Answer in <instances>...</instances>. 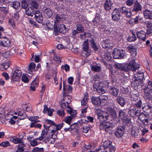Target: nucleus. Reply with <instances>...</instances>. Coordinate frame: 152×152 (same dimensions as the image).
I'll use <instances>...</instances> for the list:
<instances>
[{
	"mask_svg": "<svg viewBox=\"0 0 152 152\" xmlns=\"http://www.w3.org/2000/svg\"><path fill=\"white\" fill-rule=\"evenodd\" d=\"M18 114V115L20 116V118L21 119H24L26 117V114L23 111H19L18 113H15V114Z\"/></svg>",
	"mask_w": 152,
	"mask_h": 152,
	"instance_id": "79ce46f5",
	"label": "nucleus"
},
{
	"mask_svg": "<svg viewBox=\"0 0 152 152\" xmlns=\"http://www.w3.org/2000/svg\"><path fill=\"white\" fill-rule=\"evenodd\" d=\"M89 43L90 44L91 47L93 48L95 51H97L98 49L94 38L87 39L84 42L83 46V53L85 54L86 56H88L90 54V50L89 49Z\"/></svg>",
	"mask_w": 152,
	"mask_h": 152,
	"instance_id": "f03ea898",
	"label": "nucleus"
},
{
	"mask_svg": "<svg viewBox=\"0 0 152 152\" xmlns=\"http://www.w3.org/2000/svg\"><path fill=\"white\" fill-rule=\"evenodd\" d=\"M128 48L132 56L134 57L136 56L137 54L136 49L134 46H130L128 47Z\"/></svg>",
	"mask_w": 152,
	"mask_h": 152,
	"instance_id": "cd10ccee",
	"label": "nucleus"
},
{
	"mask_svg": "<svg viewBox=\"0 0 152 152\" xmlns=\"http://www.w3.org/2000/svg\"><path fill=\"white\" fill-rule=\"evenodd\" d=\"M10 5L15 9H18L20 7V3L18 1H15L11 2Z\"/></svg>",
	"mask_w": 152,
	"mask_h": 152,
	"instance_id": "e433bc0d",
	"label": "nucleus"
},
{
	"mask_svg": "<svg viewBox=\"0 0 152 152\" xmlns=\"http://www.w3.org/2000/svg\"><path fill=\"white\" fill-rule=\"evenodd\" d=\"M31 85H32L35 87H37L38 85V80L36 79L34 80L32 82Z\"/></svg>",
	"mask_w": 152,
	"mask_h": 152,
	"instance_id": "680f3d73",
	"label": "nucleus"
},
{
	"mask_svg": "<svg viewBox=\"0 0 152 152\" xmlns=\"http://www.w3.org/2000/svg\"><path fill=\"white\" fill-rule=\"evenodd\" d=\"M119 92L118 89L115 88H111L109 91L110 94H112L115 97H116L118 96Z\"/></svg>",
	"mask_w": 152,
	"mask_h": 152,
	"instance_id": "f704fd0d",
	"label": "nucleus"
},
{
	"mask_svg": "<svg viewBox=\"0 0 152 152\" xmlns=\"http://www.w3.org/2000/svg\"><path fill=\"white\" fill-rule=\"evenodd\" d=\"M138 116L140 120L145 124V122H146V124H148V120L147 116L146 115L143 113H140Z\"/></svg>",
	"mask_w": 152,
	"mask_h": 152,
	"instance_id": "412c9836",
	"label": "nucleus"
},
{
	"mask_svg": "<svg viewBox=\"0 0 152 152\" xmlns=\"http://www.w3.org/2000/svg\"><path fill=\"white\" fill-rule=\"evenodd\" d=\"M108 113H110V115H111L113 118H116L117 114L115 111L110 108H108Z\"/></svg>",
	"mask_w": 152,
	"mask_h": 152,
	"instance_id": "ea45409f",
	"label": "nucleus"
},
{
	"mask_svg": "<svg viewBox=\"0 0 152 152\" xmlns=\"http://www.w3.org/2000/svg\"><path fill=\"white\" fill-rule=\"evenodd\" d=\"M145 45L147 46L150 47L149 50L151 53V54L152 56V43L150 44V41L149 40H148L146 41Z\"/></svg>",
	"mask_w": 152,
	"mask_h": 152,
	"instance_id": "3c124183",
	"label": "nucleus"
},
{
	"mask_svg": "<svg viewBox=\"0 0 152 152\" xmlns=\"http://www.w3.org/2000/svg\"><path fill=\"white\" fill-rule=\"evenodd\" d=\"M76 25L77 28L76 30H77V31H79V32L82 33L84 31V28L82 26V25L76 23Z\"/></svg>",
	"mask_w": 152,
	"mask_h": 152,
	"instance_id": "37998d69",
	"label": "nucleus"
},
{
	"mask_svg": "<svg viewBox=\"0 0 152 152\" xmlns=\"http://www.w3.org/2000/svg\"><path fill=\"white\" fill-rule=\"evenodd\" d=\"M56 20L54 21L56 22V25L57 24L56 22L60 23L62 22L65 20V19L61 15L57 14L55 16Z\"/></svg>",
	"mask_w": 152,
	"mask_h": 152,
	"instance_id": "c85d7f7f",
	"label": "nucleus"
},
{
	"mask_svg": "<svg viewBox=\"0 0 152 152\" xmlns=\"http://www.w3.org/2000/svg\"><path fill=\"white\" fill-rule=\"evenodd\" d=\"M71 97L69 96H65L63 99V101L66 102L67 105H69L71 102Z\"/></svg>",
	"mask_w": 152,
	"mask_h": 152,
	"instance_id": "a18cd8bd",
	"label": "nucleus"
},
{
	"mask_svg": "<svg viewBox=\"0 0 152 152\" xmlns=\"http://www.w3.org/2000/svg\"><path fill=\"white\" fill-rule=\"evenodd\" d=\"M113 55L114 59H122L125 56L124 51L117 48L113 50Z\"/></svg>",
	"mask_w": 152,
	"mask_h": 152,
	"instance_id": "9d476101",
	"label": "nucleus"
},
{
	"mask_svg": "<svg viewBox=\"0 0 152 152\" xmlns=\"http://www.w3.org/2000/svg\"><path fill=\"white\" fill-rule=\"evenodd\" d=\"M104 56L105 59L109 61L110 60L111 58V53L107 51L105 53Z\"/></svg>",
	"mask_w": 152,
	"mask_h": 152,
	"instance_id": "c03bdc74",
	"label": "nucleus"
},
{
	"mask_svg": "<svg viewBox=\"0 0 152 152\" xmlns=\"http://www.w3.org/2000/svg\"><path fill=\"white\" fill-rule=\"evenodd\" d=\"M144 86L145 88H151L152 89V84L151 81L147 80H145V79L143 80V83H142V86H140L139 87H138L139 88H140L141 87Z\"/></svg>",
	"mask_w": 152,
	"mask_h": 152,
	"instance_id": "4be33fe9",
	"label": "nucleus"
},
{
	"mask_svg": "<svg viewBox=\"0 0 152 152\" xmlns=\"http://www.w3.org/2000/svg\"><path fill=\"white\" fill-rule=\"evenodd\" d=\"M9 24L13 28L15 27V21L13 19H9Z\"/></svg>",
	"mask_w": 152,
	"mask_h": 152,
	"instance_id": "4d7b16f0",
	"label": "nucleus"
},
{
	"mask_svg": "<svg viewBox=\"0 0 152 152\" xmlns=\"http://www.w3.org/2000/svg\"><path fill=\"white\" fill-rule=\"evenodd\" d=\"M143 14L145 18L152 19V11L146 10L143 11Z\"/></svg>",
	"mask_w": 152,
	"mask_h": 152,
	"instance_id": "5701e85b",
	"label": "nucleus"
},
{
	"mask_svg": "<svg viewBox=\"0 0 152 152\" xmlns=\"http://www.w3.org/2000/svg\"><path fill=\"white\" fill-rule=\"evenodd\" d=\"M134 76L135 78L132 83L135 86H137V88L142 86V83H143L144 78L143 73L140 71L138 72L136 74H134Z\"/></svg>",
	"mask_w": 152,
	"mask_h": 152,
	"instance_id": "20e7f679",
	"label": "nucleus"
},
{
	"mask_svg": "<svg viewBox=\"0 0 152 152\" xmlns=\"http://www.w3.org/2000/svg\"><path fill=\"white\" fill-rule=\"evenodd\" d=\"M22 80L25 83L28 81V79L26 75L23 74L22 77Z\"/></svg>",
	"mask_w": 152,
	"mask_h": 152,
	"instance_id": "bf43d9fd",
	"label": "nucleus"
},
{
	"mask_svg": "<svg viewBox=\"0 0 152 152\" xmlns=\"http://www.w3.org/2000/svg\"><path fill=\"white\" fill-rule=\"evenodd\" d=\"M91 100L93 104L96 106H99L101 104V101L99 96H93L91 98Z\"/></svg>",
	"mask_w": 152,
	"mask_h": 152,
	"instance_id": "6ab92c4d",
	"label": "nucleus"
},
{
	"mask_svg": "<svg viewBox=\"0 0 152 152\" xmlns=\"http://www.w3.org/2000/svg\"><path fill=\"white\" fill-rule=\"evenodd\" d=\"M10 145L9 142L7 141L3 142L0 144V146L4 147H6Z\"/></svg>",
	"mask_w": 152,
	"mask_h": 152,
	"instance_id": "864d4df0",
	"label": "nucleus"
},
{
	"mask_svg": "<svg viewBox=\"0 0 152 152\" xmlns=\"http://www.w3.org/2000/svg\"><path fill=\"white\" fill-rule=\"evenodd\" d=\"M57 113L59 115L62 117L64 116L65 115V113L63 110H58Z\"/></svg>",
	"mask_w": 152,
	"mask_h": 152,
	"instance_id": "774afa93",
	"label": "nucleus"
},
{
	"mask_svg": "<svg viewBox=\"0 0 152 152\" xmlns=\"http://www.w3.org/2000/svg\"><path fill=\"white\" fill-rule=\"evenodd\" d=\"M121 15L119 8H114L112 13V18L113 21L118 22L121 19Z\"/></svg>",
	"mask_w": 152,
	"mask_h": 152,
	"instance_id": "0eeeda50",
	"label": "nucleus"
},
{
	"mask_svg": "<svg viewBox=\"0 0 152 152\" xmlns=\"http://www.w3.org/2000/svg\"><path fill=\"white\" fill-rule=\"evenodd\" d=\"M124 113L122 110H120L119 111V116L121 119H123L124 118Z\"/></svg>",
	"mask_w": 152,
	"mask_h": 152,
	"instance_id": "0e129e2a",
	"label": "nucleus"
},
{
	"mask_svg": "<svg viewBox=\"0 0 152 152\" xmlns=\"http://www.w3.org/2000/svg\"><path fill=\"white\" fill-rule=\"evenodd\" d=\"M45 124H50L55 126V128L54 129L52 128L53 127H52V129L53 130V132L54 133L56 130L60 129L62 127L65 126L66 125V124H64V123H63L58 124V125H56V124L53 121L48 119L46 120Z\"/></svg>",
	"mask_w": 152,
	"mask_h": 152,
	"instance_id": "6e6552de",
	"label": "nucleus"
},
{
	"mask_svg": "<svg viewBox=\"0 0 152 152\" xmlns=\"http://www.w3.org/2000/svg\"><path fill=\"white\" fill-rule=\"evenodd\" d=\"M142 18L140 17L139 16H137L134 18V23L137 24L139 22V21H140L142 19Z\"/></svg>",
	"mask_w": 152,
	"mask_h": 152,
	"instance_id": "13d9d810",
	"label": "nucleus"
},
{
	"mask_svg": "<svg viewBox=\"0 0 152 152\" xmlns=\"http://www.w3.org/2000/svg\"><path fill=\"white\" fill-rule=\"evenodd\" d=\"M137 34L138 38L140 40L144 41L146 40V35L145 32L142 31L137 32Z\"/></svg>",
	"mask_w": 152,
	"mask_h": 152,
	"instance_id": "aec40b11",
	"label": "nucleus"
},
{
	"mask_svg": "<svg viewBox=\"0 0 152 152\" xmlns=\"http://www.w3.org/2000/svg\"><path fill=\"white\" fill-rule=\"evenodd\" d=\"M61 67L62 69H64L66 72L69 71V66L66 64L64 66L62 65Z\"/></svg>",
	"mask_w": 152,
	"mask_h": 152,
	"instance_id": "e2e57ef3",
	"label": "nucleus"
},
{
	"mask_svg": "<svg viewBox=\"0 0 152 152\" xmlns=\"http://www.w3.org/2000/svg\"><path fill=\"white\" fill-rule=\"evenodd\" d=\"M152 89L150 87L149 88H145L144 90L145 93L144 96V98L150 99L152 98Z\"/></svg>",
	"mask_w": 152,
	"mask_h": 152,
	"instance_id": "ddd939ff",
	"label": "nucleus"
},
{
	"mask_svg": "<svg viewBox=\"0 0 152 152\" xmlns=\"http://www.w3.org/2000/svg\"><path fill=\"white\" fill-rule=\"evenodd\" d=\"M113 2L111 0H104L103 6L105 10L106 11H109L112 8Z\"/></svg>",
	"mask_w": 152,
	"mask_h": 152,
	"instance_id": "f8f14e48",
	"label": "nucleus"
},
{
	"mask_svg": "<svg viewBox=\"0 0 152 152\" xmlns=\"http://www.w3.org/2000/svg\"><path fill=\"white\" fill-rule=\"evenodd\" d=\"M22 74V72L20 70L18 69L15 70L12 74V79L14 81H18L21 76Z\"/></svg>",
	"mask_w": 152,
	"mask_h": 152,
	"instance_id": "dca6fc26",
	"label": "nucleus"
},
{
	"mask_svg": "<svg viewBox=\"0 0 152 152\" xmlns=\"http://www.w3.org/2000/svg\"><path fill=\"white\" fill-rule=\"evenodd\" d=\"M53 135L49 136L48 137H47L44 140V142L46 143H48L49 144L53 143L55 142V140L54 138L52 137Z\"/></svg>",
	"mask_w": 152,
	"mask_h": 152,
	"instance_id": "2f4dec72",
	"label": "nucleus"
},
{
	"mask_svg": "<svg viewBox=\"0 0 152 152\" xmlns=\"http://www.w3.org/2000/svg\"><path fill=\"white\" fill-rule=\"evenodd\" d=\"M66 27L64 24H60L58 27H57V25H56V22H55L54 26V31L55 33V35L56 36L58 35V32L64 33L66 31Z\"/></svg>",
	"mask_w": 152,
	"mask_h": 152,
	"instance_id": "1a4fd4ad",
	"label": "nucleus"
},
{
	"mask_svg": "<svg viewBox=\"0 0 152 152\" xmlns=\"http://www.w3.org/2000/svg\"><path fill=\"white\" fill-rule=\"evenodd\" d=\"M144 127L145 126L143 124H141V126H139V129L141 130L142 133V135H144V134L148 132L147 130L145 129Z\"/></svg>",
	"mask_w": 152,
	"mask_h": 152,
	"instance_id": "de8ad7c7",
	"label": "nucleus"
},
{
	"mask_svg": "<svg viewBox=\"0 0 152 152\" xmlns=\"http://www.w3.org/2000/svg\"><path fill=\"white\" fill-rule=\"evenodd\" d=\"M65 82L63 81V91L64 92H65L66 90H67V92L68 93H71L72 91V87L70 85L68 86H66L64 83Z\"/></svg>",
	"mask_w": 152,
	"mask_h": 152,
	"instance_id": "72a5a7b5",
	"label": "nucleus"
},
{
	"mask_svg": "<svg viewBox=\"0 0 152 152\" xmlns=\"http://www.w3.org/2000/svg\"><path fill=\"white\" fill-rule=\"evenodd\" d=\"M12 142L15 144H23V137L22 138H14L11 139Z\"/></svg>",
	"mask_w": 152,
	"mask_h": 152,
	"instance_id": "7c9ffc66",
	"label": "nucleus"
},
{
	"mask_svg": "<svg viewBox=\"0 0 152 152\" xmlns=\"http://www.w3.org/2000/svg\"><path fill=\"white\" fill-rule=\"evenodd\" d=\"M73 118V116H71L66 117L64 120V121L65 122V124H66V125L67 124L68 125H69Z\"/></svg>",
	"mask_w": 152,
	"mask_h": 152,
	"instance_id": "58836bf2",
	"label": "nucleus"
},
{
	"mask_svg": "<svg viewBox=\"0 0 152 152\" xmlns=\"http://www.w3.org/2000/svg\"><path fill=\"white\" fill-rule=\"evenodd\" d=\"M134 0H127L126 2V4L129 6H131L134 3Z\"/></svg>",
	"mask_w": 152,
	"mask_h": 152,
	"instance_id": "338daca9",
	"label": "nucleus"
},
{
	"mask_svg": "<svg viewBox=\"0 0 152 152\" xmlns=\"http://www.w3.org/2000/svg\"><path fill=\"white\" fill-rule=\"evenodd\" d=\"M117 102L122 107H124L126 101L124 98L119 96L116 99Z\"/></svg>",
	"mask_w": 152,
	"mask_h": 152,
	"instance_id": "a878e982",
	"label": "nucleus"
},
{
	"mask_svg": "<svg viewBox=\"0 0 152 152\" xmlns=\"http://www.w3.org/2000/svg\"><path fill=\"white\" fill-rule=\"evenodd\" d=\"M21 4L22 8L26 9L28 7V3L26 1L23 0L21 1Z\"/></svg>",
	"mask_w": 152,
	"mask_h": 152,
	"instance_id": "09e8293b",
	"label": "nucleus"
},
{
	"mask_svg": "<svg viewBox=\"0 0 152 152\" xmlns=\"http://www.w3.org/2000/svg\"><path fill=\"white\" fill-rule=\"evenodd\" d=\"M91 68L92 71H94L96 72H98L101 70V67L100 66L94 65L92 66Z\"/></svg>",
	"mask_w": 152,
	"mask_h": 152,
	"instance_id": "49530a36",
	"label": "nucleus"
},
{
	"mask_svg": "<svg viewBox=\"0 0 152 152\" xmlns=\"http://www.w3.org/2000/svg\"><path fill=\"white\" fill-rule=\"evenodd\" d=\"M43 12L45 16L47 18L51 17L53 15L51 10L48 8H46L44 9Z\"/></svg>",
	"mask_w": 152,
	"mask_h": 152,
	"instance_id": "b1692460",
	"label": "nucleus"
},
{
	"mask_svg": "<svg viewBox=\"0 0 152 152\" xmlns=\"http://www.w3.org/2000/svg\"><path fill=\"white\" fill-rule=\"evenodd\" d=\"M43 149L42 148H34L32 150V152H42L43 151Z\"/></svg>",
	"mask_w": 152,
	"mask_h": 152,
	"instance_id": "603ef678",
	"label": "nucleus"
},
{
	"mask_svg": "<svg viewBox=\"0 0 152 152\" xmlns=\"http://www.w3.org/2000/svg\"><path fill=\"white\" fill-rule=\"evenodd\" d=\"M140 113V110L135 108L130 109L129 111V114L132 117H135L138 116L139 114Z\"/></svg>",
	"mask_w": 152,
	"mask_h": 152,
	"instance_id": "a211bd4d",
	"label": "nucleus"
},
{
	"mask_svg": "<svg viewBox=\"0 0 152 152\" xmlns=\"http://www.w3.org/2000/svg\"><path fill=\"white\" fill-rule=\"evenodd\" d=\"M136 39L137 37L136 35H134L129 37L127 39L128 41L130 42L134 41Z\"/></svg>",
	"mask_w": 152,
	"mask_h": 152,
	"instance_id": "6e6d98bb",
	"label": "nucleus"
},
{
	"mask_svg": "<svg viewBox=\"0 0 152 152\" xmlns=\"http://www.w3.org/2000/svg\"><path fill=\"white\" fill-rule=\"evenodd\" d=\"M93 88L94 91L99 93L103 94L106 92V90L104 89V88L101 86L99 83H95L93 85Z\"/></svg>",
	"mask_w": 152,
	"mask_h": 152,
	"instance_id": "9b49d317",
	"label": "nucleus"
},
{
	"mask_svg": "<svg viewBox=\"0 0 152 152\" xmlns=\"http://www.w3.org/2000/svg\"><path fill=\"white\" fill-rule=\"evenodd\" d=\"M70 127L69 129L71 130V131L75 129L76 130H77V125L76 124H74L72 125H69Z\"/></svg>",
	"mask_w": 152,
	"mask_h": 152,
	"instance_id": "052dcab7",
	"label": "nucleus"
},
{
	"mask_svg": "<svg viewBox=\"0 0 152 152\" xmlns=\"http://www.w3.org/2000/svg\"><path fill=\"white\" fill-rule=\"evenodd\" d=\"M0 45L4 47H8L10 45V40L6 37L0 38Z\"/></svg>",
	"mask_w": 152,
	"mask_h": 152,
	"instance_id": "f3484780",
	"label": "nucleus"
},
{
	"mask_svg": "<svg viewBox=\"0 0 152 152\" xmlns=\"http://www.w3.org/2000/svg\"><path fill=\"white\" fill-rule=\"evenodd\" d=\"M48 112V115L49 116H51L53 113V112L51 109L48 108L47 106L44 105V109L43 110V112L45 113Z\"/></svg>",
	"mask_w": 152,
	"mask_h": 152,
	"instance_id": "4c0bfd02",
	"label": "nucleus"
},
{
	"mask_svg": "<svg viewBox=\"0 0 152 152\" xmlns=\"http://www.w3.org/2000/svg\"><path fill=\"white\" fill-rule=\"evenodd\" d=\"M124 128L121 126L117 128L115 133V134L118 138L121 137L124 135Z\"/></svg>",
	"mask_w": 152,
	"mask_h": 152,
	"instance_id": "4468645a",
	"label": "nucleus"
},
{
	"mask_svg": "<svg viewBox=\"0 0 152 152\" xmlns=\"http://www.w3.org/2000/svg\"><path fill=\"white\" fill-rule=\"evenodd\" d=\"M132 103L134 107L140 108L142 104V101L140 100L137 99V101L136 102H132Z\"/></svg>",
	"mask_w": 152,
	"mask_h": 152,
	"instance_id": "a19ab883",
	"label": "nucleus"
},
{
	"mask_svg": "<svg viewBox=\"0 0 152 152\" xmlns=\"http://www.w3.org/2000/svg\"><path fill=\"white\" fill-rule=\"evenodd\" d=\"M142 109L144 112L148 113L150 112L152 113V105H145L142 107Z\"/></svg>",
	"mask_w": 152,
	"mask_h": 152,
	"instance_id": "c756f323",
	"label": "nucleus"
},
{
	"mask_svg": "<svg viewBox=\"0 0 152 152\" xmlns=\"http://www.w3.org/2000/svg\"><path fill=\"white\" fill-rule=\"evenodd\" d=\"M142 9V7L138 1H136L134 3L132 9L133 11L138 12L141 11Z\"/></svg>",
	"mask_w": 152,
	"mask_h": 152,
	"instance_id": "393cba45",
	"label": "nucleus"
},
{
	"mask_svg": "<svg viewBox=\"0 0 152 152\" xmlns=\"http://www.w3.org/2000/svg\"><path fill=\"white\" fill-rule=\"evenodd\" d=\"M108 112V111L105 112L102 111L100 109H98L95 110V113L97 115L98 119L102 121L109 119L110 116Z\"/></svg>",
	"mask_w": 152,
	"mask_h": 152,
	"instance_id": "39448f33",
	"label": "nucleus"
},
{
	"mask_svg": "<svg viewBox=\"0 0 152 152\" xmlns=\"http://www.w3.org/2000/svg\"><path fill=\"white\" fill-rule=\"evenodd\" d=\"M35 64L34 62H31L29 66L28 69L31 71L32 72V71L35 69Z\"/></svg>",
	"mask_w": 152,
	"mask_h": 152,
	"instance_id": "5fc2aeb1",
	"label": "nucleus"
},
{
	"mask_svg": "<svg viewBox=\"0 0 152 152\" xmlns=\"http://www.w3.org/2000/svg\"><path fill=\"white\" fill-rule=\"evenodd\" d=\"M9 64L7 62L3 63L1 66V67H3L5 69H7L9 67Z\"/></svg>",
	"mask_w": 152,
	"mask_h": 152,
	"instance_id": "69168bd1",
	"label": "nucleus"
},
{
	"mask_svg": "<svg viewBox=\"0 0 152 152\" xmlns=\"http://www.w3.org/2000/svg\"><path fill=\"white\" fill-rule=\"evenodd\" d=\"M120 9L122 14L126 17L129 18L131 16V12L128 8L125 7H123Z\"/></svg>",
	"mask_w": 152,
	"mask_h": 152,
	"instance_id": "2eb2a0df",
	"label": "nucleus"
},
{
	"mask_svg": "<svg viewBox=\"0 0 152 152\" xmlns=\"http://www.w3.org/2000/svg\"><path fill=\"white\" fill-rule=\"evenodd\" d=\"M114 126V124L112 122L109 121L100 123L99 125L100 130H104L105 132H107L111 131Z\"/></svg>",
	"mask_w": 152,
	"mask_h": 152,
	"instance_id": "423d86ee",
	"label": "nucleus"
},
{
	"mask_svg": "<svg viewBox=\"0 0 152 152\" xmlns=\"http://www.w3.org/2000/svg\"><path fill=\"white\" fill-rule=\"evenodd\" d=\"M112 142L109 140H107L104 142L103 146L102 147H100L98 149V151H100L102 149L101 147L103 148L104 149H106L108 148H109L111 145V144Z\"/></svg>",
	"mask_w": 152,
	"mask_h": 152,
	"instance_id": "bb28decb",
	"label": "nucleus"
},
{
	"mask_svg": "<svg viewBox=\"0 0 152 152\" xmlns=\"http://www.w3.org/2000/svg\"><path fill=\"white\" fill-rule=\"evenodd\" d=\"M114 66L117 69L126 71L130 70L135 71L139 68V65L136 63L134 59H132L128 64L117 63L114 64Z\"/></svg>",
	"mask_w": 152,
	"mask_h": 152,
	"instance_id": "f257e3e1",
	"label": "nucleus"
},
{
	"mask_svg": "<svg viewBox=\"0 0 152 152\" xmlns=\"http://www.w3.org/2000/svg\"><path fill=\"white\" fill-rule=\"evenodd\" d=\"M88 99V96L87 95L85 96L83 100L82 101L81 104L82 106L83 105L84 106H85L86 104L87 103V101Z\"/></svg>",
	"mask_w": 152,
	"mask_h": 152,
	"instance_id": "8fccbe9b",
	"label": "nucleus"
},
{
	"mask_svg": "<svg viewBox=\"0 0 152 152\" xmlns=\"http://www.w3.org/2000/svg\"><path fill=\"white\" fill-rule=\"evenodd\" d=\"M43 126L44 129L42 131L41 136L39 138L35 139V140H44L46 138V137H48L49 136L53 135L54 133L53 132V130L52 129V126H47L44 124Z\"/></svg>",
	"mask_w": 152,
	"mask_h": 152,
	"instance_id": "7ed1b4c3",
	"label": "nucleus"
},
{
	"mask_svg": "<svg viewBox=\"0 0 152 152\" xmlns=\"http://www.w3.org/2000/svg\"><path fill=\"white\" fill-rule=\"evenodd\" d=\"M26 14L30 16H32L34 14V9L31 7H29L26 10Z\"/></svg>",
	"mask_w": 152,
	"mask_h": 152,
	"instance_id": "473e14b6",
	"label": "nucleus"
},
{
	"mask_svg": "<svg viewBox=\"0 0 152 152\" xmlns=\"http://www.w3.org/2000/svg\"><path fill=\"white\" fill-rule=\"evenodd\" d=\"M131 134L134 137H137L139 134L138 129L137 128L133 127L131 130Z\"/></svg>",
	"mask_w": 152,
	"mask_h": 152,
	"instance_id": "c9c22d12",
	"label": "nucleus"
}]
</instances>
